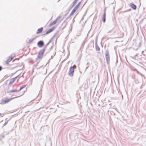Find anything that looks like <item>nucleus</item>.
I'll list each match as a JSON object with an SVG mask.
<instances>
[{
	"mask_svg": "<svg viewBox=\"0 0 146 146\" xmlns=\"http://www.w3.org/2000/svg\"><path fill=\"white\" fill-rule=\"evenodd\" d=\"M21 95H20L19 96H17V97H13L12 98H6L5 99H3L2 100L0 103V104H4L7 103L12 100L14 98L20 97Z\"/></svg>",
	"mask_w": 146,
	"mask_h": 146,
	"instance_id": "obj_1",
	"label": "nucleus"
},
{
	"mask_svg": "<svg viewBox=\"0 0 146 146\" xmlns=\"http://www.w3.org/2000/svg\"><path fill=\"white\" fill-rule=\"evenodd\" d=\"M61 17L60 16H58L56 18L53 22H51L49 25V27H51L52 25L56 24L58 21H59L60 22L62 20H60Z\"/></svg>",
	"mask_w": 146,
	"mask_h": 146,
	"instance_id": "obj_2",
	"label": "nucleus"
},
{
	"mask_svg": "<svg viewBox=\"0 0 146 146\" xmlns=\"http://www.w3.org/2000/svg\"><path fill=\"white\" fill-rule=\"evenodd\" d=\"M76 66L74 65L73 66H71L69 69V71L68 72V74L70 76H73L74 72V68H76Z\"/></svg>",
	"mask_w": 146,
	"mask_h": 146,
	"instance_id": "obj_3",
	"label": "nucleus"
},
{
	"mask_svg": "<svg viewBox=\"0 0 146 146\" xmlns=\"http://www.w3.org/2000/svg\"><path fill=\"white\" fill-rule=\"evenodd\" d=\"M15 57V55L14 56H9L8 59L5 62V63L7 64H9V63L10 61H11L13 59V58Z\"/></svg>",
	"mask_w": 146,
	"mask_h": 146,
	"instance_id": "obj_4",
	"label": "nucleus"
},
{
	"mask_svg": "<svg viewBox=\"0 0 146 146\" xmlns=\"http://www.w3.org/2000/svg\"><path fill=\"white\" fill-rule=\"evenodd\" d=\"M26 85H24L23 86L21 87L20 88V89L19 90H10L9 92H17L19 91H20L21 90L23 89V88H24L26 87Z\"/></svg>",
	"mask_w": 146,
	"mask_h": 146,
	"instance_id": "obj_5",
	"label": "nucleus"
},
{
	"mask_svg": "<svg viewBox=\"0 0 146 146\" xmlns=\"http://www.w3.org/2000/svg\"><path fill=\"white\" fill-rule=\"evenodd\" d=\"M106 56V62L107 63H109L110 62V56H109V54L108 52H107L105 55Z\"/></svg>",
	"mask_w": 146,
	"mask_h": 146,
	"instance_id": "obj_6",
	"label": "nucleus"
},
{
	"mask_svg": "<svg viewBox=\"0 0 146 146\" xmlns=\"http://www.w3.org/2000/svg\"><path fill=\"white\" fill-rule=\"evenodd\" d=\"M44 51H40L38 53V58H42L43 54H44Z\"/></svg>",
	"mask_w": 146,
	"mask_h": 146,
	"instance_id": "obj_7",
	"label": "nucleus"
},
{
	"mask_svg": "<svg viewBox=\"0 0 146 146\" xmlns=\"http://www.w3.org/2000/svg\"><path fill=\"white\" fill-rule=\"evenodd\" d=\"M55 28V27L54 26L52 28L50 29H49L46 32V34H48L51 32H52Z\"/></svg>",
	"mask_w": 146,
	"mask_h": 146,
	"instance_id": "obj_8",
	"label": "nucleus"
},
{
	"mask_svg": "<svg viewBox=\"0 0 146 146\" xmlns=\"http://www.w3.org/2000/svg\"><path fill=\"white\" fill-rule=\"evenodd\" d=\"M37 44L39 47H41L43 46L44 43L42 41H40L38 42Z\"/></svg>",
	"mask_w": 146,
	"mask_h": 146,
	"instance_id": "obj_9",
	"label": "nucleus"
},
{
	"mask_svg": "<svg viewBox=\"0 0 146 146\" xmlns=\"http://www.w3.org/2000/svg\"><path fill=\"white\" fill-rule=\"evenodd\" d=\"M129 6L133 9L135 10L137 8L136 6L133 3H130Z\"/></svg>",
	"mask_w": 146,
	"mask_h": 146,
	"instance_id": "obj_10",
	"label": "nucleus"
},
{
	"mask_svg": "<svg viewBox=\"0 0 146 146\" xmlns=\"http://www.w3.org/2000/svg\"><path fill=\"white\" fill-rule=\"evenodd\" d=\"M77 9L75 8H74L72 10L71 13H70V16H71L73 15L74 13L75 12L77 11Z\"/></svg>",
	"mask_w": 146,
	"mask_h": 146,
	"instance_id": "obj_11",
	"label": "nucleus"
},
{
	"mask_svg": "<svg viewBox=\"0 0 146 146\" xmlns=\"http://www.w3.org/2000/svg\"><path fill=\"white\" fill-rule=\"evenodd\" d=\"M42 30H43V28L42 27H41L40 28L38 29V30L36 32V33L37 34H39V33H41L42 32Z\"/></svg>",
	"mask_w": 146,
	"mask_h": 146,
	"instance_id": "obj_12",
	"label": "nucleus"
},
{
	"mask_svg": "<svg viewBox=\"0 0 146 146\" xmlns=\"http://www.w3.org/2000/svg\"><path fill=\"white\" fill-rule=\"evenodd\" d=\"M81 3V2H80L76 5V6L74 8L77 10L80 7Z\"/></svg>",
	"mask_w": 146,
	"mask_h": 146,
	"instance_id": "obj_13",
	"label": "nucleus"
},
{
	"mask_svg": "<svg viewBox=\"0 0 146 146\" xmlns=\"http://www.w3.org/2000/svg\"><path fill=\"white\" fill-rule=\"evenodd\" d=\"M102 19L103 22H105L106 21V13L105 12L103 15Z\"/></svg>",
	"mask_w": 146,
	"mask_h": 146,
	"instance_id": "obj_14",
	"label": "nucleus"
},
{
	"mask_svg": "<svg viewBox=\"0 0 146 146\" xmlns=\"http://www.w3.org/2000/svg\"><path fill=\"white\" fill-rule=\"evenodd\" d=\"M77 0H76L74 1V2L73 3L72 6H74L75 5L77 2Z\"/></svg>",
	"mask_w": 146,
	"mask_h": 146,
	"instance_id": "obj_15",
	"label": "nucleus"
},
{
	"mask_svg": "<svg viewBox=\"0 0 146 146\" xmlns=\"http://www.w3.org/2000/svg\"><path fill=\"white\" fill-rule=\"evenodd\" d=\"M7 122H5L4 124V125H5L6 124H7Z\"/></svg>",
	"mask_w": 146,
	"mask_h": 146,
	"instance_id": "obj_16",
	"label": "nucleus"
},
{
	"mask_svg": "<svg viewBox=\"0 0 146 146\" xmlns=\"http://www.w3.org/2000/svg\"><path fill=\"white\" fill-rule=\"evenodd\" d=\"M2 69V67L1 66H0V71Z\"/></svg>",
	"mask_w": 146,
	"mask_h": 146,
	"instance_id": "obj_17",
	"label": "nucleus"
},
{
	"mask_svg": "<svg viewBox=\"0 0 146 146\" xmlns=\"http://www.w3.org/2000/svg\"><path fill=\"white\" fill-rule=\"evenodd\" d=\"M1 113H0V116H1Z\"/></svg>",
	"mask_w": 146,
	"mask_h": 146,
	"instance_id": "obj_18",
	"label": "nucleus"
},
{
	"mask_svg": "<svg viewBox=\"0 0 146 146\" xmlns=\"http://www.w3.org/2000/svg\"><path fill=\"white\" fill-rule=\"evenodd\" d=\"M122 35H123V36L124 35V34L123 33H122Z\"/></svg>",
	"mask_w": 146,
	"mask_h": 146,
	"instance_id": "obj_19",
	"label": "nucleus"
},
{
	"mask_svg": "<svg viewBox=\"0 0 146 146\" xmlns=\"http://www.w3.org/2000/svg\"><path fill=\"white\" fill-rule=\"evenodd\" d=\"M100 50V48H99V50Z\"/></svg>",
	"mask_w": 146,
	"mask_h": 146,
	"instance_id": "obj_20",
	"label": "nucleus"
}]
</instances>
